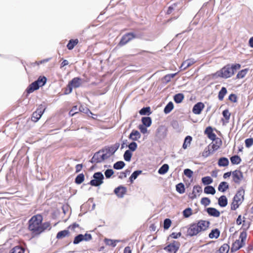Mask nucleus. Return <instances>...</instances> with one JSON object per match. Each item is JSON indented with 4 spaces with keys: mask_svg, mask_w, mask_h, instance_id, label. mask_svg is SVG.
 I'll list each match as a JSON object with an SVG mask.
<instances>
[{
    "mask_svg": "<svg viewBox=\"0 0 253 253\" xmlns=\"http://www.w3.org/2000/svg\"><path fill=\"white\" fill-rule=\"evenodd\" d=\"M24 250L22 247L16 246L13 248L10 251V253H24Z\"/></svg>",
    "mask_w": 253,
    "mask_h": 253,
    "instance_id": "obj_46",
    "label": "nucleus"
},
{
    "mask_svg": "<svg viewBox=\"0 0 253 253\" xmlns=\"http://www.w3.org/2000/svg\"><path fill=\"white\" fill-rule=\"evenodd\" d=\"M142 125L146 127H149L152 124L151 118L149 117H143L141 118Z\"/></svg>",
    "mask_w": 253,
    "mask_h": 253,
    "instance_id": "obj_23",
    "label": "nucleus"
},
{
    "mask_svg": "<svg viewBox=\"0 0 253 253\" xmlns=\"http://www.w3.org/2000/svg\"><path fill=\"white\" fill-rule=\"evenodd\" d=\"M220 234V232L217 229L212 230L211 232L209 234V237L211 239H217Z\"/></svg>",
    "mask_w": 253,
    "mask_h": 253,
    "instance_id": "obj_34",
    "label": "nucleus"
},
{
    "mask_svg": "<svg viewBox=\"0 0 253 253\" xmlns=\"http://www.w3.org/2000/svg\"><path fill=\"white\" fill-rule=\"evenodd\" d=\"M244 191L243 190L239 191L234 197L233 200L241 204L244 200Z\"/></svg>",
    "mask_w": 253,
    "mask_h": 253,
    "instance_id": "obj_19",
    "label": "nucleus"
},
{
    "mask_svg": "<svg viewBox=\"0 0 253 253\" xmlns=\"http://www.w3.org/2000/svg\"><path fill=\"white\" fill-rule=\"evenodd\" d=\"M211 203L210 200L208 198H203L201 199V203L205 206H207L210 205Z\"/></svg>",
    "mask_w": 253,
    "mask_h": 253,
    "instance_id": "obj_60",
    "label": "nucleus"
},
{
    "mask_svg": "<svg viewBox=\"0 0 253 253\" xmlns=\"http://www.w3.org/2000/svg\"><path fill=\"white\" fill-rule=\"evenodd\" d=\"M199 233L200 231L196 223L190 225L187 231V235L190 236L197 235Z\"/></svg>",
    "mask_w": 253,
    "mask_h": 253,
    "instance_id": "obj_10",
    "label": "nucleus"
},
{
    "mask_svg": "<svg viewBox=\"0 0 253 253\" xmlns=\"http://www.w3.org/2000/svg\"><path fill=\"white\" fill-rule=\"evenodd\" d=\"M202 182L205 185H208L212 182V179L210 176H206L202 178Z\"/></svg>",
    "mask_w": 253,
    "mask_h": 253,
    "instance_id": "obj_51",
    "label": "nucleus"
},
{
    "mask_svg": "<svg viewBox=\"0 0 253 253\" xmlns=\"http://www.w3.org/2000/svg\"><path fill=\"white\" fill-rule=\"evenodd\" d=\"M176 74V73L168 74L164 76V80H165V82L168 83L170 81L172 78H174Z\"/></svg>",
    "mask_w": 253,
    "mask_h": 253,
    "instance_id": "obj_52",
    "label": "nucleus"
},
{
    "mask_svg": "<svg viewBox=\"0 0 253 253\" xmlns=\"http://www.w3.org/2000/svg\"><path fill=\"white\" fill-rule=\"evenodd\" d=\"M140 133L137 130L133 129L128 136V138L132 141H137L141 138Z\"/></svg>",
    "mask_w": 253,
    "mask_h": 253,
    "instance_id": "obj_15",
    "label": "nucleus"
},
{
    "mask_svg": "<svg viewBox=\"0 0 253 253\" xmlns=\"http://www.w3.org/2000/svg\"><path fill=\"white\" fill-rule=\"evenodd\" d=\"M103 175H93V179L90 181V183L92 186H99L103 183Z\"/></svg>",
    "mask_w": 253,
    "mask_h": 253,
    "instance_id": "obj_11",
    "label": "nucleus"
},
{
    "mask_svg": "<svg viewBox=\"0 0 253 253\" xmlns=\"http://www.w3.org/2000/svg\"><path fill=\"white\" fill-rule=\"evenodd\" d=\"M126 191V188L123 186H119L114 190L115 193L120 198L124 197Z\"/></svg>",
    "mask_w": 253,
    "mask_h": 253,
    "instance_id": "obj_17",
    "label": "nucleus"
},
{
    "mask_svg": "<svg viewBox=\"0 0 253 253\" xmlns=\"http://www.w3.org/2000/svg\"><path fill=\"white\" fill-rule=\"evenodd\" d=\"M194 63V61L191 59L184 61L180 66L181 70H185L186 68L191 66Z\"/></svg>",
    "mask_w": 253,
    "mask_h": 253,
    "instance_id": "obj_24",
    "label": "nucleus"
},
{
    "mask_svg": "<svg viewBox=\"0 0 253 253\" xmlns=\"http://www.w3.org/2000/svg\"><path fill=\"white\" fill-rule=\"evenodd\" d=\"M202 189L199 186H195L193 188V192L192 194V196H191L190 198L192 199H194L196 198L198 195H199L200 192H201Z\"/></svg>",
    "mask_w": 253,
    "mask_h": 253,
    "instance_id": "obj_25",
    "label": "nucleus"
},
{
    "mask_svg": "<svg viewBox=\"0 0 253 253\" xmlns=\"http://www.w3.org/2000/svg\"><path fill=\"white\" fill-rule=\"evenodd\" d=\"M230 161L232 164L237 165L241 162V159L238 155H234L230 158Z\"/></svg>",
    "mask_w": 253,
    "mask_h": 253,
    "instance_id": "obj_37",
    "label": "nucleus"
},
{
    "mask_svg": "<svg viewBox=\"0 0 253 253\" xmlns=\"http://www.w3.org/2000/svg\"><path fill=\"white\" fill-rule=\"evenodd\" d=\"M176 191L180 194H182L185 192L184 186L181 183H179L176 185Z\"/></svg>",
    "mask_w": 253,
    "mask_h": 253,
    "instance_id": "obj_48",
    "label": "nucleus"
},
{
    "mask_svg": "<svg viewBox=\"0 0 253 253\" xmlns=\"http://www.w3.org/2000/svg\"><path fill=\"white\" fill-rule=\"evenodd\" d=\"M232 179L236 183H240L244 180L243 175H232Z\"/></svg>",
    "mask_w": 253,
    "mask_h": 253,
    "instance_id": "obj_41",
    "label": "nucleus"
},
{
    "mask_svg": "<svg viewBox=\"0 0 253 253\" xmlns=\"http://www.w3.org/2000/svg\"><path fill=\"white\" fill-rule=\"evenodd\" d=\"M171 220L167 218L164 220V228L165 229H168L171 225Z\"/></svg>",
    "mask_w": 253,
    "mask_h": 253,
    "instance_id": "obj_57",
    "label": "nucleus"
},
{
    "mask_svg": "<svg viewBox=\"0 0 253 253\" xmlns=\"http://www.w3.org/2000/svg\"><path fill=\"white\" fill-rule=\"evenodd\" d=\"M247 233L246 232L241 233L239 239L237 240L232 245L231 250L232 251H236L245 245V242L247 238Z\"/></svg>",
    "mask_w": 253,
    "mask_h": 253,
    "instance_id": "obj_5",
    "label": "nucleus"
},
{
    "mask_svg": "<svg viewBox=\"0 0 253 253\" xmlns=\"http://www.w3.org/2000/svg\"><path fill=\"white\" fill-rule=\"evenodd\" d=\"M47 79L44 76H40L36 82L40 85V87L43 86L46 83Z\"/></svg>",
    "mask_w": 253,
    "mask_h": 253,
    "instance_id": "obj_32",
    "label": "nucleus"
},
{
    "mask_svg": "<svg viewBox=\"0 0 253 253\" xmlns=\"http://www.w3.org/2000/svg\"><path fill=\"white\" fill-rule=\"evenodd\" d=\"M125 166V163L122 161H118L114 164L113 168L115 169H121Z\"/></svg>",
    "mask_w": 253,
    "mask_h": 253,
    "instance_id": "obj_35",
    "label": "nucleus"
},
{
    "mask_svg": "<svg viewBox=\"0 0 253 253\" xmlns=\"http://www.w3.org/2000/svg\"><path fill=\"white\" fill-rule=\"evenodd\" d=\"M83 241V235L80 234L75 238L73 243L74 244H78L80 242H81V241Z\"/></svg>",
    "mask_w": 253,
    "mask_h": 253,
    "instance_id": "obj_56",
    "label": "nucleus"
},
{
    "mask_svg": "<svg viewBox=\"0 0 253 253\" xmlns=\"http://www.w3.org/2000/svg\"><path fill=\"white\" fill-rule=\"evenodd\" d=\"M248 71H249V69L247 68L241 70L237 74V75L236 76V78L237 79L243 78L244 77H245V76L247 74Z\"/></svg>",
    "mask_w": 253,
    "mask_h": 253,
    "instance_id": "obj_43",
    "label": "nucleus"
},
{
    "mask_svg": "<svg viewBox=\"0 0 253 253\" xmlns=\"http://www.w3.org/2000/svg\"><path fill=\"white\" fill-rule=\"evenodd\" d=\"M192 213V210L191 208L186 209L183 211V215L185 217H189Z\"/></svg>",
    "mask_w": 253,
    "mask_h": 253,
    "instance_id": "obj_54",
    "label": "nucleus"
},
{
    "mask_svg": "<svg viewBox=\"0 0 253 253\" xmlns=\"http://www.w3.org/2000/svg\"><path fill=\"white\" fill-rule=\"evenodd\" d=\"M107 167V165H104L103 168L104 169L102 170H100V169L99 168V167L96 165L95 164L94 165H92L89 169L90 171H91L93 169H95L96 171L94 173V174H102V171L105 169V168Z\"/></svg>",
    "mask_w": 253,
    "mask_h": 253,
    "instance_id": "obj_22",
    "label": "nucleus"
},
{
    "mask_svg": "<svg viewBox=\"0 0 253 253\" xmlns=\"http://www.w3.org/2000/svg\"><path fill=\"white\" fill-rule=\"evenodd\" d=\"M40 87V85L35 81L31 83L27 87L26 91L28 94H30L35 90L38 89Z\"/></svg>",
    "mask_w": 253,
    "mask_h": 253,
    "instance_id": "obj_18",
    "label": "nucleus"
},
{
    "mask_svg": "<svg viewBox=\"0 0 253 253\" xmlns=\"http://www.w3.org/2000/svg\"><path fill=\"white\" fill-rule=\"evenodd\" d=\"M180 246L179 243L174 241L172 243L169 245L164 248L168 253H176Z\"/></svg>",
    "mask_w": 253,
    "mask_h": 253,
    "instance_id": "obj_9",
    "label": "nucleus"
},
{
    "mask_svg": "<svg viewBox=\"0 0 253 253\" xmlns=\"http://www.w3.org/2000/svg\"><path fill=\"white\" fill-rule=\"evenodd\" d=\"M204 192L208 194L213 195L215 193V190L212 186H207L204 188Z\"/></svg>",
    "mask_w": 253,
    "mask_h": 253,
    "instance_id": "obj_40",
    "label": "nucleus"
},
{
    "mask_svg": "<svg viewBox=\"0 0 253 253\" xmlns=\"http://www.w3.org/2000/svg\"><path fill=\"white\" fill-rule=\"evenodd\" d=\"M227 89L225 87H222L220 90L219 91L218 98L220 101L222 100L224 96L227 93Z\"/></svg>",
    "mask_w": 253,
    "mask_h": 253,
    "instance_id": "obj_33",
    "label": "nucleus"
},
{
    "mask_svg": "<svg viewBox=\"0 0 253 253\" xmlns=\"http://www.w3.org/2000/svg\"><path fill=\"white\" fill-rule=\"evenodd\" d=\"M240 64H227L219 71H217L214 76L227 79L232 77L236 71L241 68Z\"/></svg>",
    "mask_w": 253,
    "mask_h": 253,
    "instance_id": "obj_1",
    "label": "nucleus"
},
{
    "mask_svg": "<svg viewBox=\"0 0 253 253\" xmlns=\"http://www.w3.org/2000/svg\"><path fill=\"white\" fill-rule=\"evenodd\" d=\"M120 146V144L117 142L113 145L106 146L102 148L107 159L115 154L119 149Z\"/></svg>",
    "mask_w": 253,
    "mask_h": 253,
    "instance_id": "obj_6",
    "label": "nucleus"
},
{
    "mask_svg": "<svg viewBox=\"0 0 253 253\" xmlns=\"http://www.w3.org/2000/svg\"><path fill=\"white\" fill-rule=\"evenodd\" d=\"M229 250V246L226 244H223L219 249L217 253H228Z\"/></svg>",
    "mask_w": 253,
    "mask_h": 253,
    "instance_id": "obj_42",
    "label": "nucleus"
},
{
    "mask_svg": "<svg viewBox=\"0 0 253 253\" xmlns=\"http://www.w3.org/2000/svg\"><path fill=\"white\" fill-rule=\"evenodd\" d=\"M192 140V137L191 136L188 135L186 136L182 145V148L184 149H186L188 145L190 144Z\"/></svg>",
    "mask_w": 253,
    "mask_h": 253,
    "instance_id": "obj_36",
    "label": "nucleus"
},
{
    "mask_svg": "<svg viewBox=\"0 0 253 253\" xmlns=\"http://www.w3.org/2000/svg\"><path fill=\"white\" fill-rule=\"evenodd\" d=\"M214 141V142H212L211 144L209 145V147L212 149V152H213L215 150H217L220 146L222 144V141L221 139L219 138H217L212 140Z\"/></svg>",
    "mask_w": 253,
    "mask_h": 253,
    "instance_id": "obj_14",
    "label": "nucleus"
},
{
    "mask_svg": "<svg viewBox=\"0 0 253 253\" xmlns=\"http://www.w3.org/2000/svg\"><path fill=\"white\" fill-rule=\"evenodd\" d=\"M212 149L211 147H209V145L208 147L206 148L203 153V156L206 157H208L211 153H212Z\"/></svg>",
    "mask_w": 253,
    "mask_h": 253,
    "instance_id": "obj_53",
    "label": "nucleus"
},
{
    "mask_svg": "<svg viewBox=\"0 0 253 253\" xmlns=\"http://www.w3.org/2000/svg\"><path fill=\"white\" fill-rule=\"evenodd\" d=\"M42 220V217L40 214L33 216L29 221V229L35 234L41 233V225Z\"/></svg>",
    "mask_w": 253,
    "mask_h": 253,
    "instance_id": "obj_2",
    "label": "nucleus"
},
{
    "mask_svg": "<svg viewBox=\"0 0 253 253\" xmlns=\"http://www.w3.org/2000/svg\"><path fill=\"white\" fill-rule=\"evenodd\" d=\"M104 150L101 149L94 153L90 162L92 163H99L107 159L104 153Z\"/></svg>",
    "mask_w": 253,
    "mask_h": 253,
    "instance_id": "obj_7",
    "label": "nucleus"
},
{
    "mask_svg": "<svg viewBox=\"0 0 253 253\" xmlns=\"http://www.w3.org/2000/svg\"><path fill=\"white\" fill-rule=\"evenodd\" d=\"M133 167H129L125 170V171L122 172L121 174H141L142 170H134Z\"/></svg>",
    "mask_w": 253,
    "mask_h": 253,
    "instance_id": "obj_20",
    "label": "nucleus"
},
{
    "mask_svg": "<svg viewBox=\"0 0 253 253\" xmlns=\"http://www.w3.org/2000/svg\"><path fill=\"white\" fill-rule=\"evenodd\" d=\"M207 212L210 215L214 217H218L220 215L219 211L215 208H209L207 209Z\"/></svg>",
    "mask_w": 253,
    "mask_h": 253,
    "instance_id": "obj_21",
    "label": "nucleus"
},
{
    "mask_svg": "<svg viewBox=\"0 0 253 253\" xmlns=\"http://www.w3.org/2000/svg\"><path fill=\"white\" fill-rule=\"evenodd\" d=\"M222 114L224 118L226 120V123H228L231 115V114L229 112V110L228 109H225L223 110L222 111Z\"/></svg>",
    "mask_w": 253,
    "mask_h": 253,
    "instance_id": "obj_49",
    "label": "nucleus"
},
{
    "mask_svg": "<svg viewBox=\"0 0 253 253\" xmlns=\"http://www.w3.org/2000/svg\"><path fill=\"white\" fill-rule=\"evenodd\" d=\"M132 154L130 150H126L124 154V159L126 162H129L131 160Z\"/></svg>",
    "mask_w": 253,
    "mask_h": 253,
    "instance_id": "obj_39",
    "label": "nucleus"
},
{
    "mask_svg": "<svg viewBox=\"0 0 253 253\" xmlns=\"http://www.w3.org/2000/svg\"><path fill=\"white\" fill-rule=\"evenodd\" d=\"M78 108L77 106H74V107H73L72 109L69 112V115L71 116H73L75 114L78 113Z\"/></svg>",
    "mask_w": 253,
    "mask_h": 253,
    "instance_id": "obj_61",
    "label": "nucleus"
},
{
    "mask_svg": "<svg viewBox=\"0 0 253 253\" xmlns=\"http://www.w3.org/2000/svg\"><path fill=\"white\" fill-rule=\"evenodd\" d=\"M245 145L246 147L249 148L253 145V138H247L245 140Z\"/></svg>",
    "mask_w": 253,
    "mask_h": 253,
    "instance_id": "obj_59",
    "label": "nucleus"
},
{
    "mask_svg": "<svg viewBox=\"0 0 253 253\" xmlns=\"http://www.w3.org/2000/svg\"><path fill=\"white\" fill-rule=\"evenodd\" d=\"M82 84V79L79 77L73 78L68 84L69 91H66V93H70L73 90V88H78L80 87Z\"/></svg>",
    "mask_w": 253,
    "mask_h": 253,
    "instance_id": "obj_8",
    "label": "nucleus"
},
{
    "mask_svg": "<svg viewBox=\"0 0 253 253\" xmlns=\"http://www.w3.org/2000/svg\"><path fill=\"white\" fill-rule=\"evenodd\" d=\"M205 105L202 102H198L195 104L192 109V112L194 114L199 115L204 108Z\"/></svg>",
    "mask_w": 253,
    "mask_h": 253,
    "instance_id": "obj_13",
    "label": "nucleus"
},
{
    "mask_svg": "<svg viewBox=\"0 0 253 253\" xmlns=\"http://www.w3.org/2000/svg\"><path fill=\"white\" fill-rule=\"evenodd\" d=\"M200 232L206 230L210 224V222L206 220H200L197 223H196Z\"/></svg>",
    "mask_w": 253,
    "mask_h": 253,
    "instance_id": "obj_12",
    "label": "nucleus"
},
{
    "mask_svg": "<svg viewBox=\"0 0 253 253\" xmlns=\"http://www.w3.org/2000/svg\"><path fill=\"white\" fill-rule=\"evenodd\" d=\"M228 99L232 102L235 103L237 101V96L235 94H231L229 97Z\"/></svg>",
    "mask_w": 253,
    "mask_h": 253,
    "instance_id": "obj_63",
    "label": "nucleus"
},
{
    "mask_svg": "<svg viewBox=\"0 0 253 253\" xmlns=\"http://www.w3.org/2000/svg\"><path fill=\"white\" fill-rule=\"evenodd\" d=\"M205 133L207 135L208 138L211 140H214L216 138V134L213 132V129L211 126H208L205 130Z\"/></svg>",
    "mask_w": 253,
    "mask_h": 253,
    "instance_id": "obj_16",
    "label": "nucleus"
},
{
    "mask_svg": "<svg viewBox=\"0 0 253 253\" xmlns=\"http://www.w3.org/2000/svg\"><path fill=\"white\" fill-rule=\"evenodd\" d=\"M141 115H149L151 114V109L150 107H144L141 109L139 111Z\"/></svg>",
    "mask_w": 253,
    "mask_h": 253,
    "instance_id": "obj_28",
    "label": "nucleus"
},
{
    "mask_svg": "<svg viewBox=\"0 0 253 253\" xmlns=\"http://www.w3.org/2000/svg\"><path fill=\"white\" fill-rule=\"evenodd\" d=\"M228 188V185L226 182H222L220 183L218 189L219 191L224 192Z\"/></svg>",
    "mask_w": 253,
    "mask_h": 253,
    "instance_id": "obj_45",
    "label": "nucleus"
},
{
    "mask_svg": "<svg viewBox=\"0 0 253 253\" xmlns=\"http://www.w3.org/2000/svg\"><path fill=\"white\" fill-rule=\"evenodd\" d=\"M168 129L166 126L161 125L157 128L155 139L157 142H161L164 140L167 136Z\"/></svg>",
    "mask_w": 253,
    "mask_h": 253,
    "instance_id": "obj_4",
    "label": "nucleus"
},
{
    "mask_svg": "<svg viewBox=\"0 0 253 253\" xmlns=\"http://www.w3.org/2000/svg\"><path fill=\"white\" fill-rule=\"evenodd\" d=\"M143 35L141 33H133L129 32L126 33L122 37L119 45L120 46H123L126 44L129 41L134 39H141L143 37Z\"/></svg>",
    "mask_w": 253,
    "mask_h": 253,
    "instance_id": "obj_3",
    "label": "nucleus"
},
{
    "mask_svg": "<svg viewBox=\"0 0 253 253\" xmlns=\"http://www.w3.org/2000/svg\"><path fill=\"white\" fill-rule=\"evenodd\" d=\"M41 117L42 116H40V115L38 114L35 111L32 114V120L35 122H36L40 120Z\"/></svg>",
    "mask_w": 253,
    "mask_h": 253,
    "instance_id": "obj_58",
    "label": "nucleus"
},
{
    "mask_svg": "<svg viewBox=\"0 0 253 253\" xmlns=\"http://www.w3.org/2000/svg\"><path fill=\"white\" fill-rule=\"evenodd\" d=\"M127 146L128 147V150H130L131 152H134L137 148V144L134 141H133Z\"/></svg>",
    "mask_w": 253,
    "mask_h": 253,
    "instance_id": "obj_47",
    "label": "nucleus"
},
{
    "mask_svg": "<svg viewBox=\"0 0 253 253\" xmlns=\"http://www.w3.org/2000/svg\"><path fill=\"white\" fill-rule=\"evenodd\" d=\"M41 233L46 229L49 230L51 228L50 224L48 222H44L43 224L41 223Z\"/></svg>",
    "mask_w": 253,
    "mask_h": 253,
    "instance_id": "obj_50",
    "label": "nucleus"
},
{
    "mask_svg": "<svg viewBox=\"0 0 253 253\" xmlns=\"http://www.w3.org/2000/svg\"><path fill=\"white\" fill-rule=\"evenodd\" d=\"M79 41L78 39H71L69 40L67 45V47L69 50H72L74 48L76 45L78 44Z\"/></svg>",
    "mask_w": 253,
    "mask_h": 253,
    "instance_id": "obj_27",
    "label": "nucleus"
},
{
    "mask_svg": "<svg viewBox=\"0 0 253 253\" xmlns=\"http://www.w3.org/2000/svg\"><path fill=\"white\" fill-rule=\"evenodd\" d=\"M84 180V175H78L75 179V181L77 184H81Z\"/></svg>",
    "mask_w": 253,
    "mask_h": 253,
    "instance_id": "obj_62",
    "label": "nucleus"
},
{
    "mask_svg": "<svg viewBox=\"0 0 253 253\" xmlns=\"http://www.w3.org/2000/svg\"><path fill=\"white\" fill-rule=\"evenodd\" d=\"M147 127H146L145 126H144L142 125H140L138 126V128L139 129L140 132L143 134L147 132Z\"/></svg>",
    "mask_w": 253,
    "mask_h": 253,
    "instance_id": "obj_64",
    "label": "nucleus"
},
{
    "mask_svg": "<svg viewBox=\"0 0 253 253\" xmlns=\"http://www.w3.org/2000/svg\"><path fill=\"white\" fill-rule=\"evenodd\" d=\"M118 240H113L111 239H105V243L107 245L115 247L116 246V243L118 242Z\"/></svg>",
    "mask_w": 253,
    "mask_h": 253,
    "instance_id": "obj_55",
    "label": "nucleus"
},
{
    "mask_svg": "<svg viewBox=\"0 0 253 253\" xmlns=\"http://www.w3.org/2000/svg\"><path fill=\"white\" fill-rule=\"evenodd\" d=\"M69 234V232L68 230H64L59 232L57 234L56 238L58 239H61L68 236Z\"/></svg>",
    "mask_w": 253,
    "mask_h": 253,
    "instance_id": "obj_44",
    "label": "nucleus"
},
{
    "mask_svg": "<svg viewBox=\"0 0 253 253\" xmlns=\"http://www.w3.org/2000/svg\"><path fill=\"white\" fill-rule=\"evenodd\" d=\"M218 204L221 207H225L227 204V199L225 196H221L218 199Z\"/></svg>",
    "mask_w": 253,
    "mask_h": 253,
    "instance_id": "obj_31",
    "label": "nucleus"
},
{
    "mask_svg": "<svg viewBox=\"0 0 253 253\" xmlns=\"http://www.w3.org/2000/svg\"><path fill=\"white\" fill-rule=\"evenodd\" d=\"M184 96L182 93H179L176 94L174 96L173 99L175 103H180L182 101V100L184 99Z\"/></svg>",
    "mask_w": 253,
    "mask_h": 253,
    "instance_id": "obj_29",
    "label": "nucleus"
},
{
    "mask_svg": "<svg viewBox=\"0 0 253 253\" xmlns=\"http://www.w3.org/2000/svg\"><path fill=\"white\" fill-rule=\"evenodd\" d=\"M169 166L168 164H164L158 170L159 174H165L169 170Z\"/></svg>",
    "mask_w": 253,
    "mask_h": 253,
    "instance_id": "obj_38",
    "label": "nucleus"
},
{
    "mask_svg": "<svg viewBox=\"0 0 253 253\" xmlns=\"http://www.w3.org/2000/svg\"><path fill=\"white\" fill-rule=\"evenodd\" d=\"M174 106L172 102H169L165 106L164 112L165 114H169L173 109Z\"/></svg>",
    "mask_w": 253,
    "mask_h": 253,
    "instance_id": "obj_30",
    "label": "nucleus"
},
{
    "mask_svg": "<svg viewBox=\"0 0 253 253\" xmlns=\"http://www.w3.org/2000/svg\"><path fill=\"white\" fill-rule=\"evenodd\" d=\"M229 164V160L226 157H221L219 159L218 165L220 167H225Z\"/></svg>",
    "mask_w": 253,
    "mask_h": 253,
    "instance_id": "obj_26",
    "label": "nucleus"
}]
</instances>
